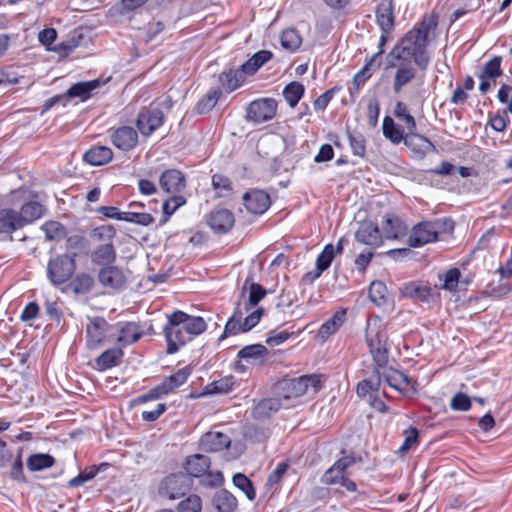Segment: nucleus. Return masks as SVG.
Here are the masks:
<instances>
[{"label": "nucleus", "instance_id": "1", "mask_svg": "<svg viewBox=\"0 0 512 512\" xmlns=\"http://www.w3.org/2000/svg\"><path fill=\"white\" fill-rule=\"evenodd\" d=\"M437 26V17L422 20L408 31L387 54L388 67H395L397 62H411L425 71L430 64L428 53L429 33Z\"/></svg>", "mask_w": 512, "mask_h": 512}, {"label": "nucleus", "instance_id": "2", "mask_svg": "<svg viewBox=\"0 0 512 512\" xmlns=\"http://www.w3.org/2000/svg\"><path fill=\"white\" fill-rule=\"evenodd\" d=\"M207 329L205 320L200 316H191L176 310L168 316L163 327L167 342V354H174L186 343L193 340Z\"/></svg>", "mask_w": 512, "mask_h": 512}, {"label": "nucleus", "instance_id": "3", "mask_svg": "<svg viewBox=\"0 0 512 512\" xmlns=\"http://www.w3.org/2000/svg\"><path fill=\"white\" fill-rule=\"evenodd\" d=\"M273 58L269 50H260L246 60L239 69H228L219 76V82L226 92H233L243 85L246 76L254 75Z\"/></svg>", "mask_w": 512, "mask_h": 512}, {"label": "nucleus", "instance_id": "4", "mask_svg": "<svg viewBox=\"0 0 512 512\" xmlns=\"http://www.w3.org/2000/svg\"><path fill=\"white\" fill-rule=\"evenodd\" d=\"M454 230L450 218H439L433 221H422L416 224L408 237V244L417 248L438 240L440 234H448Z\"/></svg>", "mask_w": 512, "mask_h": 512}, {"label": "nucleus", "instance_id": "5", "mask_svg": "<svg viewBox=\"0 0 512 512\" xmlns=\"http://www.w3.org/2000/svg\"><path fill=\"white\" fill-rule=\"evenodd\" d=\"M321 387V375L310 374L282 379L276 384L275 391L282 400H289L304 394H315Z\"/></svg>", "mask_w": 512, "mask_h": 512}, {"label": "nucleus", "instance_id": "6", "mask_svg": "<svg viewBox=\"0 0 512 512\" xmlns=\"http://www.w3.org/2000/svg\"><path fill=\"white\" fill-rule=\"evenodd\" d=\"M264 314L263 308H257L251 312H245L242 305L238 304L232 316L226 322L223 333L219 337V341L229 336L246 333L254 328Z\"/></svg>", "mask_w": 512, "mask_h": 512}, {"label": "nucleus", "instance_id": "7", "mask_svg": "<svg viewBox=\"0 0 512 512\" xmlns=\"http://www.w3.org/2000/svg\"><path fill=\"white\" fill-rule=\"evenodd\" d=\"M76 254L58 255L50 259L47 265V278L53 285L67 282L76 270Z\"/></svg>", "mask_w": 512, "mask_h": 512}, {"label": "nucleus", "instance_id": "8", "mask_svg": "<svg viewBox=\"0 0 512 512\" xmlns=\"http://www.w3.org/2000/svg\"><path fill=\"white\" fill-rule=\"evenodd\" d=\"M164 118V113L159 108H143L136 119V127L143 136L149 137L163 125Z\"/></svg>", "mask_w": 512, "mask_h": 512}, {"label": "nucleus", "instance_id": "9", "mask_svg": "<svg viewBox=\"0 0 512 512\" xmlns=\"http://www.w3.org/2000/svg\"><path fill=\"white\" fill-rule=\"evenodd\" d=\"M276 112L277 102L273 98H261L248 105L247 119L255 123H263L273 119Z\"/></svg>", "mask_w": 512, "mask_h": 512}, {"label": "nucleus", "instance_id": "10", "mask_svg": "<svg viewBox=\"0 0 512 512\" xmlns=\"http://www.w3.org/2000/svg\"><path fill=\"white\" fill-rule=\"evenodd\" d=\"M112 326L103 317H88L85 336L89 349L99 348L105 341L106 333Z\"/></svg>", "mask_w": 512, "mask_h": 512}, {"label": "nucleus", "instance_id": "11", "mask_svg": "<svg viewBox=\"0 0 512 512\" xmlns=\"http://www.w3.org/2000/svg\"><path fill=\"white\" fill-rule=\"evenodd\" d=\"M111 143L119 150L127 152L138 144V132L131 126H120L111 131Z\"/></svg>", "mask_w": 512, "mask_h": 512}, {"label": "nucleus", "instance_id": "12", "mask_svg": "<svg viewBox=\"0 0 512 512\" xmlns=\"http://www.w3.org/2000/svg\"><path fill=\"white\" fill-rule=\"evenodd\" d=\"M234 222V214L225 208L214 209L206 218L207 225L219 234L227 233L233 227Z\"/></svg>", "mask_w": 512, "mask_h": 512}, {"label": "nucleus", "instance_id": "13", "mask_svg": "<svg viewBox=\"0 0 512 512\" xmlns=\"http://www.w3.org/2000/svg\"><path fill=\"white\" fill-rule=\"evenodd\" d=\"M159 185L164 192L177 195L186 188V178L178 169H166L159 177Z\"/></svg>", "mask_w": 512, "mask_h": 512}, {"label": "nucleus", "instance_id": "14", "mask_svg": "<svg viewBox=\"0 0 512 512\" xmlns=\"http://www.w3.org/2000/svg\"><path fill=\"white\" fill-rule=\"evenodd\" d=\"M400 294L415 303L429 304L433 298L432 288L418 281H411L400 288Z\"/></svg>", "mask_w": 512, "mask_h": 512}, {"label": "nucleus", "instance_id": "15", "mask_svg": "<svg viewBox=\"0 0 512 512\" xmlns=\"http://www.w3.org/2000/svg\"><path fill=\"white\" fill-rule=\"evenodd\" d=\"M192 486V479L183 473L173 474L165 479L164 489L169 499L184 496Z\"/></svg>", "mask_w": 512, "mask_h": 512}, {"label": "nucleus", "instance_id": "16", "mask_svg": "<svg viewBox=\"0 0 512 512\" xmlns=\"http://www.w3.org/2000/svg\"><path fill=\"white\" fill-rule=\"evenodd\" d=\"M355 239L357 242L371 248H377L382 245V233L378 225L372 221H364L360 224L355 233Z\"/></svg>", "mask_w": 512, "mask_h": 512}, {"label": "nucleus", "instance_id": "17", "mask_svg": "<svg viewBox=\"0 0 512 512\" xmlns=\"http://www.w3.org/2000/svg\"><path fill=\"white\" fill-rule=\"evenodd\" d=\"M243 202L252 214H263L270 207V196L262 190H252L243 195Z\"/></svg>", "mask_w": 512, "mask_h": 512}, {"label": "nucleus", "instance_id": "18", "mask_svg": "<svg viewBox=\"0 0 512 512\" xmlns=\"http://www.w3.org/2000/svg\"><path fill=\"white\" fill-rule=\"evenodd\" d=\"M230 444V438L217 431L206 432L199 440V448L205 452H219L228 448Z\"/></svg>", "mask_w": 512, "mask_h": 512}, {"label": "nucleus", "instance_id": "19", "mask_svg": "<svg viewBox=\"0 0 512 512\" xmlns=\"http://www.w3.org/2000/svg\"><path fill=\"white\" fill-rule=\"evenodd\" d=\"M403 142L420 158L436 151L435 145L428 138L418 134L416 131L407 132Z\"/></svg>", "mask_w": 512, "mask_h": 512}, {"label": "nucleus", "instance_id": "20", "mask_svg": "<svg viewBox=\"0 0 512 512\" xmlns=\"http://www.w3.org/2000/svg\"><path fill=\"white\" fill-rule=\"evenodd\" d=\"M98 281L104 287L111 289H120L126 282V277L117 266L109 265L102 267L98 272Z\"/></svg>", "mask_w": 512, "mask_h": 512}, {"label": "nucleus", "instance_id": "21", "mask_svg": "<svg viewBox=\"0 0 512 512\" xmlns=\"http://www.w3.org/2000/svg\"><path fill=\"white\" fill-rule=\"evenodd\" d=\"M269 354L266 346L262 344H251L243 347L237 353V357L245 360L248 364L260 366L267 361Z\"/></svg>", "mask_w": 512, "mask_h": 512}, {"label": "nucleus", "instance_id": "22", "mask_svg": "<svg viewBox=\"0 0 512 512\" xmlns=\"http://www.w3.org/2000/svg\"><path fill=\"white\" fill-rule=\"evenodd\" d=\"M211 462L210 458L202 454H194L189 456L185 462L186 475L191 477H202L204 476L209 468Z\"/></svg>", "mask_w": 512, "mask_h": 512}, {"label": "nucleus", "instance_id": "23", "mask_svg": "<svg viewBox=\"0 0 512 512\" xmlns=\"http://www.w3.org/2000/svg\"><path fill=\"white\" fill-rule=\"evenodd\" d=\"M23 227L18 211L11 208L0 209V234H11Z\"/></svg>", "mask_w": 512, "mask_h": 512}, {"label": "nucleus", "instance_id": "24", "mask_svg": "<svg viewBox=\"0 0 512 512\" xmlns=\"http://www.w3.org/2000/svg\"><path fill=\"white\" fill-rule=\"evenodd\" d=\"M283 406L282 399L278 395L277 397L265 398L253 407L252 414L256 419H265L279 411Z\"/></svg>", "mask_w": 512, "mask_h": 512}, {"label": "nucleus", "instance_id": "25", "mask_svg": "<svg viewBox=\"0 0 512 512\" xmlns=\"http://www.w3.org/2000/svg\"><path fill=\"white\" fill-rule=\"evenodd\" d=\"M400 65L395 72L393 79V90L399 93L402 88L409 84L416 77V68L412 62H399Z\"/></svg>", "mask_w": 512, "mask_h": 512}, {"label": "nucleus", "instance_id": "26", "mask_svg": "<svg viewBox=\"0 0 512 512\" xmlns=\"http://www.w3.org/2000/svg\"><path fill=\"white\" fill-rule=\"evenodd\" d=\"M116 250L112 242L97 246L91 253V261L99 266H109L116 261Z\"/></svg>", "mask_w": 512, "mask_h": 512}, {"label": "nucleus", "instance_id": "27", "mask_svg": "<svg viewBox=\"0 0 512 512\" xmlns=\"http://www.w3.org/2000/svg\"><path fill=\"white\" fill-rule=\"evenodd\" d=\"M407 225L395 215H387L382 224L383 235L387 239H398L407 233Z\"/></svg>", "mask_w": 512, "mask_h": 512}, {"label": "nucleus", "instance_id": "28", "mask_svg": "<svg viewBox=\"0 0 512 512\" xmlns=\"http://www.w3.org/2000/svg\"><path fill=\"white\" fill-rule=\"evenodd\" d=\"M376 20L382 32H390L394 27L392 1H382L376 9Z\"/></svg>", "mask_w": 512, "mask_h": 512}, {"label": "nucleus", "instance_id": "29", "mask_svg": "<svg viewBox=\"0 0 512 512\" xmlns=\"http://www.w3.org/2000/svg\"><path fill=\"white\" fill-rule=\"evenodd\" d=\"M378 323L379 321L377 319L373 321L369 320L367 322L365 336L369 350L374 348H381L386 345L387 335L383 330L380 329Z\"/></svg>", "mask_w": 512, "mask_h": 512}, {"label": "nucleus", "instance_id": "30", "mask_svg": "<svg viewBox=\"0 0 512 512\" xmlns=\"http://www.w3.org/2000/svg\"><path fill=\"white\" fill-rule=\"evenodd\" d=\"M101 84L102 82L99 79L86 82H78L67 90L66 94L64 95L65 99L78 97L82 101H85L91 96L92 91L99 88Z\"/></svg>", "mask_w": 512, "mask_h": 512}, {"label": "nucleus", "instance_id": "31", "mask_svg": "<svg viewBox=\"0 0 512 512\" xmlns=\"http://www.w3.org/2000/svg\"><path fill=\"white\" fill-rule=\"evenodd\" d=\"M113 159V151L107 146H93L84 154V160L93 166H101Z\"/></svg>", "mask_w": 512, "mask_h": 512}, {"label": "nucleus", "instance_id": "32", "mask_svg": "<svg viewBox=\"0 0 512 512\" xmlns=\"http://www.w3.org/2000/svg\"><path fill=\"white\" fill-rule=\"evenodd\" d=\"M123 357L121 348H110L101 353L95 360L96 369L105 371L117 366Z\"/></svg>", "mask_w": 512, "mask_h": 512}, {"label": "nucleus", "instance_id": "33", "mask_svg": "<svg viewBox=\"0 0 512 512\" xmlns=\"http://www.w3.org/2000/svg\"><path fill=\"white\" fill-rule=\"evenodd\" d=\"M45 207L37 201H29L22 205L18 212L23 226L33 223L44 215Z\"/></svg>", "mask_w": 512, "mask_h": 512}, {"label": "nucleus", "instance_id": "34", "mask_svg": "<svg viewBox=\"0 0 512 512\" xmlns=\"http://www.w3.org/2000/svg\"><path fill=\"white\" fill-rule=\"evenodd\" d=\"M346 317V311L345 310H339L334 313V315L329 318L327 321H325L318 330V336L322 340H326L329 336L336 333L339 328L343 325L345 322Z\"/></svg>", "mask_w": 512, "mask_h": 512}, {"label": "nucleus", "instance_id": "35", "mask_svg": "<svg viewBox=\"0 0 512 512\" xmlns=\"http://www.w3.org/2000/svg\"><path fill=\"white\" fill-rule=\"evenodd\" d=\"M109 464L104 462L99 465H92L85 468L77 476L69 480L68 486L71 488H77L84 483L92 480L99 472H104L108 469Z\"/></svg>", "mask_w": 512, "mask_h": 512}, {"label": "nucleus", "instance_id": "36", "mask_svg": "<svg viewBox=\"0 0 512 512\" xmlns=\"http://www.w3.org/2000/svg\"><path fill=\"white\" fill-rule=\"evenodd\" d=\"M143 331L135 322H126L120 329L117 341L124 345H131L142 337Z\"/></svg>", "mask_w": 512, "mask_h": 512}, {"label": "nucleus", "instance_id": "37", "mask_svg": "<svg viewBox=\"0 0 512 512\" xmlns=\"http://www.w3.org/2000/svg\"><path fill=\"white\" fill-rule=\"evenodd\" d=\"M212 502L217 512H235L237 508L236 498L227 490L216 492Z\"/></svg>", "mask_w": 512, "mask_h": 512}, {"label": "nucleus", "instance_id": "38", "mask_svg": "<svg viewBox=\"0 0 512 512\" xmlns=\"http://www.w3.org/2000/svg\"><path fill=\"white\" fill-rule=\"evenodd\" d=\"M190 369L188 367L181 368L177 370L174 374L166 377L160 384L164 389L165 393L168 395L174 389L183 385L188 377L190 376Z\"/></svg>", "mask_w": 512, "mask_h": 512}, {"label": "nucleus", "instance_id": "39", "mask_svg": "<svg viewBox=\"0 0 512 512\" xmlns=\"http://www.w3.org/2000/svg\"><path fill=\"white\" fill-rule=\"evenodd\" d=\"M382 131L385 138L389 139L393 144H399L405 138L404 130L397 126L390 116L384 117Z\"/></svg>", "mask_w": 512, "mask_h": 512}, {"label": "nucleus", "instance_id": "40", "mask_svg": "<svg viewBox=\"0 0 512 512\" xmlns=\"http://www.w3.org/2000/svg\"><path fill=\"white\" fill-rule=\"evenodd\" d=\"M55 464V459L50 454L36 453L32 454L27 459V468L31 472L42 471L50 468Z\"/></svg>", "mask_w": 512, "mask_h": 512}, {"label": "nucleus", "instance_id": "41", "mask_svg": "<svg viewBox=\"0 0 512 512\" xmlns=\"http://www.w3.org/2000/svg\"><path fill=\"white\" fill-rule=\"evenodd\" d=\"M380 64V62H371V59H369L365 65L354 75L352 82L353 86H356V93H359L360 88L380 67Z\"/></svg>", "mask_w": 512, "mask_h": 512}, {"label": "nucleus", "instance_id": "42", "mask_svg": "<svg viewBox=\"0 0 512 512\" xmlns=\"http://www.w3.org/2000/svg\"><path fill=\"white\" fill-rule=\"evenodd\" d=\"M69 286L75 294H86L92 290L94 279L87 273H80L70 282Z\"/></svg>", "mask_w": 512, "mask_h": 512}, {"label": "nucleus", "instance_id": "43", "mask_svg": "<svg viewBox=\"0 0 512 512\" xmlns=\"http://www.w3.org/2000/svg\"><path fill=\"white\" fill-rule=\"evenodd\" d=\"M280 41L281 46L285 50L289 52H295L299 49L302 43V38L296 29L290 28L282 32Z\"/></svg>", "mask_w": 512, "mask_h": 512}, {"label": "nucleus", "instance_id": "44", "mask_svg": "<svg viewBox=\"0 0 512 512\" xmlns=\"http://www.w3.org/2000/svg\"><path fill=\"white\" fill-rule=\"evenodd\" d=\"M369 299L378 307L387 303V287L382 281H373L368 291Z\"/></svg>", "mask_w": 512, "mask_h": 512}, {"label": "nucleus", "instance_id": "45", "mask_svg": "<svg viewBox=\"0 0 512 512\" xmlns=\"http://www.w3.org/2000/svg\"><path fill=\"white\" fill-rule=\"evenodd\" d=\"M267 294L266 289L255 282L249 284V296L248 300L244 302L242 309L245 312H249L250 309L256 306Z\"/></svg>", "mask_w": 512, "mask_h": 512}, {"label": "nucleus", "instance_id": "46", "mask_svg": "<svg viewBox=\"0 0 512 512\" xmlns=\"http://www.w3.org/2000/svg\"><path fill=\"white\" fill-rule=\"evenodd\" d=\"M304 86L296 81L287 84L283 90V96L290 107H295L304 95Z\"/></svg>", "mask_w": 512, "mask_h": 512}, {"label": "nucleus", "instance_id": "47", "mask_svg": "<svg viewBox=\"0 0 512 512\" xmlns=\"http://www.w3.org/2000/svg\"><path fill=\"white\" fill-rule=\"evenodd\" d=\"M185 203L186 199L181 195H173L166 199L162 204L163 217L160 220V225L165 224L172 214Z\"/></svg>", "mask_w": 512, "mask_h": 512}, {"label": "nucleus", "instance_id": "48", "mask_svg": "<svg viewBox=\"0 0 512 512\" xmlns=\"http://www.w3.org/2000/svg\"><path fill=\"white\" fill-rule=\"evenodd\" d=\"M42 231L45 233L46 240H60L67 234L66 228L58 221H46L41 226Z\"/></svg>", "mask_w": 512, "mask_h": 512}, {"label": "nucleus", "instance_id": "49", "mask_svg": "<svg viewBox=\"0 0 512 512\" xmlns=\"http://www.w3.org/2000/svg\"><path fill=\"white\" fill-rule=\"evenodd\" d=\"M383 377L387 384L398 391L402 390L403 385H408L410 380L406 374L395 369H389L383 373Z\"/></svg>", "mask_w": 512, "mask_h": 512}, {"label": "nucleus", "instance_id": "50", "mask_svg": "<svg viewBox=\"0 0 512 512\" xmlns=\"http://www.w3.org/2000/svg\"><path fill=\"white\" fill-rule=\"evenodd\" d=\"M460 277L461 272L458 268H450L443 276L439 275V279L443 280L441 288L446 291L455 292L457 290Z\"/></svg>", "mask_w": 512, "mask_h": 512}, {"label": "nucleus", "instance_id": "51", "mask_svg": "<svg viewBox=\"0 0 512 512\" xmlns=\"http://www.w3.org/2000/svg\"><path fill=\"white\" fill-rule=\"evenodd\" d=\"M233 484L240 489L249 500H254L256 492L253 487L252 481L244 474L237 473L233 476Z\"/></svg>", "mask_w": 512, "mask_h": 512}, {"label": "nucleus", "instance_id": "52", "mask_svg": "<svg viewBox=\"0 0 512 512\" xmlns=\"http://www.w3.org/2000/svg\"><path fill=\"white\" fill-rule=\"evenodd\" d=\"M220 95V90H214L208 93L206 96H204L202 99L198 101L196 105V112L198 114H207L208 112H210L217 104Z\"/></svg>", "mask_w": 512, "mask_h": 512}, {"label": "nucleus", "instance_id": "53", "mask_svg": "<svg viewBox=\"0 0 512 512\" xmlns=\"http://www.w3.org/2000/svg\"><path fill=\"white\" fill-rule=\"evenodd\" d=\"M125 222L141 225V226H149L153 223L154 218L151 214L145 212L138 211H128L123 212L122 220Z\"/></svg>", "mask_w": 512, "mask_h": 512}, {"label": "nucleus", "instance_id": "54", "mask_svg": "<svg viewBox=\"0 0 512 512\" xmlns=\"http://www.w3.org/2000/svg\"><path fill=\"white\" fill-rule=\"evenodd\" d=\"M349 145L353 154L359 157H364L366 154V140L360 132H347Z\"/></svg>", "mask_w": 512, "mask_h": 512}, {"label": "nucleus", "instance_id": "55", "mask_svg": "<svg viewBox=\"0 0 512 512\" xmlns=\"http://www.w3.org/2000/svg\"><path fill=\"white\" fill-rule=\"evenodd\" d=\"M334 257V246L332 244L325 245L316 259V268H318L320 272L326 271L330 267Z\"/></svg>", "mask_w": 512, "mask_h": 512}, {"label": "nucleus", "instance_id": "56", "mask_svg": "<svg viewBox=\"0 0 512 512\" xmlns=\"http://www.w3.org/2000/svg\"><path fill=\"white\" fill-rule=\"evenodd\" d=\"M233 386V378L226 377L218 381H214L205 387L206 394H224L228 393Z\"/></svg>", "mask_w": 512, "mask_h": 512}, {"label": "nucleus", "instance_id": "57", "mask_svg": "<svg viewBox=\"0 0 512 512\" xmlns=\"http://www.w3.org/2000/svg\"><path fill=\"white\" fill-rule=\"evenodd\" d=\"M178 512H201L202 501L196 494H191L178 504Z\"/></svg>", "mask_w": 512, "mask_h": 512}, {"label": "nucleus", "instance_id": "58", "mask_svg": "<svg viewBox=\"0 0 512 512\" xmlns=\"http://www.w3.org/2000/svg\"><path fill=\"white\" fill-rule=\"evenodd\" d=\"M167 395L162 388L161 384L151 388L147 393L139 395L131 401L132 405H140L149 401L160 399L162 396Z\"/></svg>", "mask_w": 512, "mask_h": 512}, {"label": "nucleus", "instance_id": "59", "mask_svg": "<svg viewBox=\"0 0 512 512\" xmlns=\"http://www.w3.org/2000/svg\"><path fill=\"white\" fill-rule=\"evenodd\" d=\"M167 395L162 388L161 384L151 388L147 393L139 395L131 401L132 405H140L149 401L160 399L162 396Z\"/></svg>", "mask_w": 512, "mask_h": 512}, {"label": "nucleus", "instance_id": "60", "mask_svg": "<svg viewBox=\"0 0 512 512\" xmlns=\"http://www.w3.org/2000/svg\"><path fill=\"white\" fill-rule=\"evenodd\" d=\"M404 442L399 447L398 452L401 454H405L408 452L411 447L417 443L419 432L415 427L410 426L408 429L404 431Z\"/></svg>", "mask_w": 512, "mask_h": 512}, {"label": "nucleus", "instance_id": "61", "mask_svg": "<svg viewBox=\"0 0 512 512\" xmlns=\"http://www.w3.org/2000/svg\"><path fill=\"white\" fill-rule=\"evenodd\" d=\"M472 399L465 393H456L450 402V407L455 411H468L471 408Z\"/></svg>", "mask_w": 512, "mask_h": 512}, {"label": "nucleus", "instance_id": "62", "mask_svg": "<svg viewBox=\"0 0 512 512\" xmlns=\"http://www.w3.org/2000/svg\"><path fill=\"white\" fill-rule=\"evenodd\" d=\"M501 74V58L494 57L485 64L483 72L480 75H484L486 78L496 79Z\"/></svg>", "mask_w": 512, "mask_h": 512}, {"label": "nucleus", "instance_id": "63", "mask_svg": "<svg viewBox=\"0 0 512 512\" xmlns=\"http://www.w3.org/2000/svg\"><path fill=\"white\" fill-rule=\"evenodd\" d=\"M115 235H116V230L112 225H103V226L97 227L91 233V237L97 241L108 240L109 242H111V240L115 237Z\"/></svg>", "mask_w": 512, "mask_h": 512}, {"label": "nucleus", "instance_id": "64", "mask_svg": "<svg viewBox=\"0 0 512 512\" xmlns=\"http://www.w3.org/2000/svg\"><path fill=\"white\" fill-rule=\"evenodd\" d=\"M340 90L339 87L335 86L323 94H321L313 103L314 109L316 111H324L328 106L329 102L332 100L334 95Z\"/></svg>", "mask_w": 512, "mask_h": 512}]
</instances>
